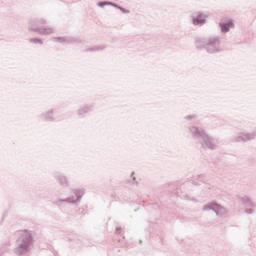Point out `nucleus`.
I'll return each mask as SVG.
<instances>
[{"label": "nucleus", "mask_w": 256, "mask_h": 256, "mask_svg": "<svg viewBox=\"0 0 256 256\" xmlns=\"http://www.w3.org/2000/svg\"><path fill=\"white\" fill-rule=\"evenodd\" d=\"M220 27L223 33H227L229 32V29H232L233 22H228L227 24H220Z\"/></svg>", "instance_id": "f257e3e1"}, {"label": "nucleus", "mask_w": 256, "mask_h": 256, "mask_svg": "<svg viewBox=\"0 0 256 256\" xmlns=\"http://www.w3.org/2000/svg\"><path fill=\"white\" fill-rule=\"evenodd\" d=\"M193 23L194 25H199V24L203 25V23H205V17L203 15H200L193 20Z\"/></svg>", "instance_id": "f03ea898"}, {"label": "nucleus", "mask_w": 256, "mask_h": 256, "mask_svg": "<svg viewBox=\"0 0 256 256\" xmlns=\"http://www.w3.org/2000/svg\"><path fill=\"white\" fill-rule=\"evenodd\" d=\"M25 239H26L27 243H29V241H31V234H29V232H27V231H25L21 237L22 241H25Z\"/></svg>", "instance_id": "7ed1b4c3"}]
</instances>
